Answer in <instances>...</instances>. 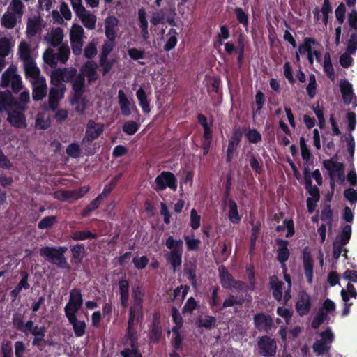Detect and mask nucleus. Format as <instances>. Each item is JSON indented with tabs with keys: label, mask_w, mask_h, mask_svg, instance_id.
Returning <instances> with one entry per match:
<instances>
[{
	"label": "nucleus",
	"mask_w": 357,
	"mask_h": 357,
	"mask_svg": "<svg viewBox=\"0 0 357 357\" xmlns=\"http://www.w3.org/2000/svg\"><path fill=\"white\" fill-rule=\"evenodd\" d=\"M245 136L248 141L252 144H258L262 140L261 133L256 129H248L245 133Z\"/></svg>",
	"instance_id": "bf43d9fd"
},
{
	"label": "nucleus",
	"mask_w": 357,
	"mask_h": 357,
	"mask_svg": "<svg viewBox=\"0 0 357 357\" xmlns=\"http://www.w3.org/2000/svg\"><path fill=\"white\" fill-rule=\"evenodd\" d=\"M340 295L343 301H349L350 298H357V290L351 282H349L347 289H342Z\"/></svg>",
	"instance_id": "a18cd8bd"
},
{
	"label": "nucleus",
	"mask_w": 357,
	"mask_h": 357,
	"mask_svg": "<svg viewBox=\"0 0 357 357\" xmlns=\"http://www.w3.org/2000/svg\"><path fill=\"white\" fill-rule=\"evenodd\" d=\"M83 36V28L80 25L73 24L70 32V43H74L75 40L82 41Z\"/></svg>",
	"instance_id": "09e8293b"
},
{
	"label": "nucleus",
	"mask_w": 357,
	"mask_h": 357,
	"mask_svg": "<svg viewBox=\"0 0 357 357\" xmlns=\"http://www.w3.org/2000/svg\"><path fill=\"white\" fill-rule=\"evenodd\" d=\"M70 237L73 241H84L89 238L96 239L97 235L89 230L75 231L70 234Z\"/></svg>",
	"instance_id": "a19ab883"
},
{
	"label": "nucleus",
	"mask_w": 357,
	"mask_h": 357,
	"mask_svg": "<svg viewBox=\"0 0 357 357\" xmlns=\"http://www.w3.org/2000/svg\"><path fill=\"white\" fill-rule=\"evenodd\" d=\"M177 35L178 33L176 29L174 28H171L169 29L167 35V36H169V38L163 47V49L165 52H169L175 47L178 42Z\"/></svg>",
	"instance_id": "ea45409f"
},
{
	"label": "nucleus",
	"mask_w": 357,
	"mask_h": 357,
	"mask_svg": "<svg viewBox=\"0 0 357 357\" xmlns=\"http://www.w3.org/2000/svg\"><path fill=\"white\" fill-rule=\"evenodd\" d=\"M331 345L319 340L314 342L312 345L313 351L319 355H326L330 352Z\"/></svg>",
	"instance_id": "c9c22d12"
},
{
	"label": "nucleus",
	"mask_w": 357,
	"mask_h": 357,
	"mask_svg": "<svg viewBox=\"0 0 357 357\" xmlns=\"http://www.w3.org/2000/svg\"><path fill=\"white\" fill-rule=\"evenodd\" d=\"M323 67L324 70L327 75L328 77L330 79L333 80L335 78V71L331 60V55L329 52H326L324 54Z\"/></svg>",
	"instance_id": "79ce46f5"
},
{
	"label": "nucleus",
	"mask_w": 357,
	"mask_h": 357,
	"mask_svg": "<svg viewBox=\"0 0 357 357\" xmlns=\"http://www.w3.org/2000/svg\"><path fill=\"white\" fill-rule=\"evenodd\" d=\"M218 272L222 287L224 289H231L236 279L224 266L219 267Z\"/></svg>",
	"instance_id": "b1692460"
},
{
	"label": "nucleus",
	"mask_w": 357,
	"mask_h": 357,
	"mask_svg": "<svg viewBox=\"0 0 357 357\" xmlns=\"http://www.w3.org/2000/svg\"><path fill=\"white\" fill-rule=\"evenodd\" d=\"M303 264L305 276L309 284L312 282L314 261L307 248H305L303 252Z\"/></svg>",
	"instance_id": "4468645a"
},
{
	"label": "nucleus",
	"mask_w": 357,
	"mask_h": 357,
	"mask_svg": "<svg viewBox=\"0 0 357 357\" xmlns=\"http://www.w3.org/2000/svg\"><path fill=\"white\" fill-rule=\"evenodd\" d=\"M229 207V212L227 214L229 220L233 224H239L241 220V216L239 215L238 211V206L236 202L230 199L227 201Z\"/></svg>",
	"instance_id": "c85d7f7f"
},
{
	"label": "nucleus",
	"mask_w": 357,
	"mask_h": 357,
	"mask_svg": "<svg viewBox=\"0 0 357 357\" xmlns=\"http://www.w3.org/2000/svg\"><path fill=\"white\" fill-rule=\"evenodd\" d=\"M32 84V97L35 101L43 100L47 95V84L45 77L33 80Z\"/></svg>",
	"instance_id": "f8f14e48"
},
{
	"label": "nucleus",
	"mask_w": 357,
	"mask_h": 357,
	"mask_svg": "<svg viewBox=\"0 0 357 357\" xmlns=\"http://www.w3.org/2000/svg\"><path fill=\"white\" fill-rule=\"evenodd\" d=\"M182 255L183 251L181 250H171L165 254V259L169 263L174 271H176L181 266Z\"/></svg>",
	"instance_id": "393cba45"
},
{
	"label": "nucleus",
	"mask_w": 357,
	"mask_h": 357,
	"mask_svg": "<svg viewBox=\"0 0 357 357\" xmlns=\"http://www.w3.org/2000/svg\"><path fill=\"white\" fill-rule=\"evenodd\" d=\"M184 275L188 277L192 286L197 287V278H196V265L191 264L190 267H185L183 270Z\"/></svg>",
	"instance_id": "680f3d73"
},
{
	"label": "nucleus",
	"mask_w": 357,
	"mask_h": 357,
	"mask_svg": "<svg viewBox=\"0 0 357 357\" xmlns=\"http://www.w3.org/2000/svg\"><path fill=\"white\" fill-rule=\"evenodd\" d=\"M265 102L266 98L264 93L261 91H258L255 95V104L257 105V107L255 109L252 111L253 118L255 116L256 114H260L261 109L264 107Z\"/></svg>",
	"instance_id": "8fccbe9b"
},
{
	"label": "nucleus",
	"mask_w": 357,
	"mask_h": 357,
	"mask_svg": "<svg viewBox=\"0 0 357 357\" xmlns=\"http://www.w3.org/2000/svg\"><path fill=\"white\" fill-rule=\"evenodd\" d=\"M16 74L15 70L7 69L1 75L0 86L2 88L8 87Z\"/></svg>",
	"instance_id": "de8ad7c7"
},
{
	"label": "nucleus",
	"mask_w": 357,
	"mask_h": 357,
	"mask_svg": "<svg viewBox=\"0 0 357 357\" xmlns=\"http://www.w3.org/2000/svg\"><path fill=\"white\" fill-rule=\"evenodd\" d=\"M61 72V68H57L52 72L51 84L54 87H62V86H64L62 84L63 78Z\"/></svg>",
	"instance_id": "0e129e2a"
},
{
	"label": "nucleus",
	"mask_w": 357,
	"mask_h": 357,
	"mask_svg": "<svg viewBox=\"0 0 357 357\" xmlns=\"http://www.w3.org/2000/svg\"><path fill=\"white\" fill-rule=\"evenodd\" d=\"M197 324L199 328L212 329L216 326V319L211 315H205L203 318L199 317L197 319Z\"/></svg>",
	"instance_id": "e433bc0d"
},
{
	"label": "nucleus",
	"mask_w": 357,
	"mask_h": 357,
	"mask_svg": "<svg viewBox=\"0 0 357 357\" xmlns=\"http://www.w3.org/2000/svg\"><path fill=\"white\" fill-rule=\"evenodd\" d=\"M144 292L141 286H137L132 289V297L133 304L130 307L129 314L130 322L136 319L137 322H142L144 318L143 302Z\"/></svg>",
	"instance_id": "f03ea898"
},
{
	"label": "nucleus",
	"mask_w": 357,
	"mask_h": 357,
	"mask_svg": "<svg viewBox=\"0 0 357 357\" xmlns=\"http://www.w3.org/2000/svg\"><path fill=\"white\" fill-rule=\"evenodd\" d=\"M68 250L66 246H45L40 249V255L50 263L61 268H70L64 254Z\"/></svg>",
	"instance_id": "f257e3e1"
},
{
	"label": "nucleus",
	"mask_w": 357,
	"mask_h": 357,
	"mask_svg": "<svg viewBox=\"0 0 357 357\" xmlns=\"http://www.w3.org/2000/svg\"><path fill=\"white\" fill-rule=\"evenodd\" d=\"M149 336L151 342L154 343H158L162 337V327L160 325V316L156 313L153 315L151 328Z\"/></svg>",
	"instance_id": "aec40b11"
},
{
	"label": "nucleus",
	"mask_w": 357,
	"mask_h": 357,
	"mask_svg": "<svg viewBox=\"0 0 357 357\" xmlns=\"http://www.w3.org/2000/svg\"><path fill=\"white\" fill-rule=\"evenodd\" d=\"M119 20L114 15L108 16L105 20V33L107 39L116 40L117 37L116 27L119 25Z\"/></svg>",
	"instance_id": "a211bd4d"
},
{
	"label": "nucleus",
	"mask_w": 357,
	"mask_h": 357,
	"mask_svg": "<svg viewBox=\"0 0 357 357\" xmlns=\"http://www.w3.org/2000/svg\"><path fill=\"white\" fill-rule=\"evenodd\" d=\"M220 288L218 286L213 287L211 295L208 301L210 308L213 312H218L216 307L220 305V299L218 296Z\"/></svg>",
	"instance_id": "3c124183"
},
{
	"label": "nucleus",
	"mask_w": 357,
	"mask_h": 357,
	"mask_svg": "<svg viewBox=\"0 0 357 357\" xmlns=\"http://www.w3.org/2000/svg\"><path fill=\"white\" fill-rule=\"evenodd\" d=\"M319 42L314 38L305 37L301 44L299 45L298 50L303 55L312 52V45H319Z\"/></svg>",
	"instance_id": "f704fd0d"
},
{
	"label": "nucleus",
	"mask_w": 357,
	"mask_h": 357,
	"mask_svg": "<svg viewBox=\"0 0 357 357\" xmlns=\"http://www.w3.org/2000/svg\"><path fill=\"white\" fill-rule=\"evenodd\" d=\"M70 324L73 326L75 335L77 337H82L86 333V323L84 321L77 320L76 314L66 315Z\"/></svg>",
	"instance_id": "412c9836"
},
{
	"label": "nucleus",
	"mask_w": 357,
	"mask_h": 357,
	"mask_svg": "<svg viewBox=\"0 0 357 357\" xmlns=\"http://www.w3.org/2000/svg\"><path fill=\"white\" fill-rule=\"evenodd\" d=\"M259 354L264 357H273L277 351V343L274 338L268 335L259 337L257 340Z\"/></svg>",
	"instance_id": "20e7f679"
},
{
	"label": "nucleus",
	"mask_w": 357,
	"mask_h": 357,
	"mask_svg": "<svg viewBox=\"0 0 357 357\" xmlns=\"http://www.w3.org/2000/svg\"><path fill=\"white\" fill-rule=\"evenodd\" d=\"M328 315L323 312L322 310L319 309L317 314L314 317L312 321L311 326L314 329H317L325 321L328 323Z\"/></svg>",
	"instance_id": "c03bdc74"
},
{
	"label": "nucleus",
	"mask_w": 357,
	"mask_h": 357,
	"mask_svg": "<svg viewBox=\"0 0 357 357\" xmlns=\"http://www.w3.org/2000/svg\"><path fill=\"white\" fill-rule=\"evenodd\" d=\"M82 304L83 297L81 289L73 288L70 291L69 301L64 307L65 315L77 314Z\"/></svg>",
	"instance_id": "0eeeda50"
},
{
	"label": "nucleus",
	"mask_w": 357,
	"mask_h": 357,
	"mask_svg": "<svg viewBox=\"0 0 357 357\" xmlns=\"http://www.w3.org/2000/svg\"><path fill=\"white\" fill-rule=\"evenodd\" d=\"M11 50V43L9 38L3 37L0 38V56L5 58Z\"/></svg>",
	"instance_id": "e2e57ef3"
},
{
	"label": "nucleus",
	"mask_w": 357,
	"mask_h": 357,
	"mask_svg": "<svg viewBox=\"0 0 357 357\" xmlns=\"http://www.w3.org/2000/svg\"><path fill=\"white\" fill-rule=\"evenodd\" d=\"M341 165L342 170L345 169V166L342 162L335 161L333 158L324 160L322 162L323 167L328 171V176L331 174L334 177L337 174V165Z\"/></svg>",
	"instance_id": "58836bf2"
},
{
	"label": "nucleus",
	"mask_w": 357,
	"mask_h": 357,
	"mask_svg": "<svg viewBox=\"0 0 357 357\" xmlns=\"http://www.w3.org/2000/svg\"><path fill=\"white\" fill-rule=\"evenodd\" d=\"M24 64L26 77L32 78L33 80H36L39 78L43 77L42 76H40V69L36 66V64L33 59L24 62Z\"/></svg>",
	"instance_id": "473e14b6"
},
{
	"label": "nucleus",
	"mask_w": 357,
	"mask_h": 357,
	"mask_svg": "<svg viewBox=\"0 0 357 357\" xmlns=\"http://www.w3.org/2000/svg\"><path fill=\"white\" fill-rule=\"evenodd\" d=\"M165 246L171 250L183 251V242L181 239L175 240L173 236H169L165 241Z\"/></svg>",
	"instance_id": "13d9d810"
},
{
	"label": "nucleus",
	"mask_w": 357,
	"mask_h": 357,
	"mask_svg": "<svg viewBox=\"0 0 357 357\" xmlns=\"http://www.w3.org/2000/svg\"><path fill=\"white\" fill-rule=\"evenodd\" d=\"M351 236V226L350 225H346L342 229L339 235L337 236L334 243L341 245H346L349 243Z\"/></svg>",
	"instance_id": "72a5a7b5"
},
{
	"label": "nucleus",
	"mask_w": 357,
	"mask_h": 357,
	"mask_svg": "<svg viewBox=\"0 0 357 357\" xmlns=\"http://www.w3.org/2000/svg\"><path fill=\"white\" fill-rule=\"evenodd\" d=\"M12 321L13 327L16 330L25 334H27L28 332H30L34 326L33 321L32 320H29L26 324H24V315L19 312L13 314Z\"/></svg>",
	"instance_id": "2eb2a0df"
},
{
	"label": "nucleus",
	"mask_w": 357,
	"mask_h": 357,
	"mask_svg": "<svg viewBox=\"0 0 357 357\" xmlns=\"http://www.w3.org/2000/svg\"><path fill=\"white\" fill-rule=\"evenodd\" d=\"M139 128V124L133 121H127L124 123L122 130L128 135L135 134Z\"/></svg>",
	"instance_id": "338daca9"
},
{
	"label": "nucleus",
	"mask_w": 357,
	"mask_h": 357,
	"mask_svg": "<svg viewBox=\"0 0 357 357\" xmlns=\"http://www.w3.org/2000/svg\"><path fill=\"white\" fill-rule=\"evenodd\" d=\"M18 53L20 58L23 60L24 63L33 59L31 55V47L26 42H21L20 43L18 47Z\"/></svg>",
	"instance_id": "4c0bfd02"
},
{
	"label": "nucleus",
	"mask_w": 357,
	"mask_h": 357,
	"mask_svg": "<svg viewBox=\"0 0 357 357\" xmlns=\"http://www.w3.org/2000/svg\"><path fill=\"white\" fill-rule=\"evenodd\" d=\"M26 109L17 105L15 109L7 113V121L14 128L24 129L27 127L24 112Z\"/></svg>",
	"instance_id": "423d86ee"
},
{
	"label": "nucleus",
	"mask_w": 357,
	"mask_h": 357,
	"mask_svg": "<svg viewBox=\"0 0 357 357\" xmlns=\"http://www.w3.org/2000/svg\"><path fill=\"white\" fill-rule=\"evenodd\" d=\"M98 65L94 61H87L80 68L79 75L84 78L87 77L89 83L96 81L97 77Z\"/></svg>",
	"instance_id": "ddd939ff"
},
{
	"label": "nucleus",
	"mask_w": 357,
	"mask_h": 357,
	"mask_svg": "<svg viewBox=\"0 0 357 357\" xmlns=\"http://www.w3.org/2000/svg\"><path fill=\"white\" fill-rule=\"evenodd\" d=\"M118 102L122 115L128 116L131 114L130 102L123 90L118 91Z\"/></svg>",
	"instance_id": "7c9ffc66"
},
{
	"label": "nucleus",
	"mask_w": 357,
	"mask_h": 357,
	"mask_svg": "<svg viewBox=\"0 0 357 357\" xmlns=\"http://www.w3.org/2000/svg\"><path fill=\"white\" fill-rule=\"evenodd\" d=\"M63 38V34L61 28L56 29L50 36L49 39V43L53 47H57L60 45Z\"/></svg>",
	"instance_id": "864d4df0"
},
{
	"label": "nucleus",
	"mask_w": 357,
	"mask_h": 357,
	"mask_svg": "<svg viewBox=\"0 0 357 357\" xmlns=\"http://www.w3.org/2000/svg\"><path fill=\"white\" fill-rule=\"evenodd\" d=\"M102 202L100 197L97 196L82 210L81 212V216L82 218L88 217L93 211L99 208Z\"/></svg>",
	"instance_id": "37998d69"
},
{
	"label": "nucleus",
	"mask_w": 357,
	"mask_h": 357,
	"mask_svg": "<svg viewBox=\"0 0 357 357\" xmlns=\"http://www.w3.org/2000/svg\"><path fill=\"white\" fill-rule=\"evenodd\" d=\"M347 52L349 54H354L357 50V31L353 32L347 41Z\"/></svg>",
	"instance_id": "774afa93"
},
{
	"label": "nucleus",
	"mask_w": 357,
	"mask_h": 357,
	"mask_svg": "<svg viewBox=\"0 0 357 357\" xmlns=\"http://www.w3.org/2000/svg\"><path fill=\"white\" fill-rule=\"evenodd\" d=\"M57 218L54 215L44 217L38 224V227L40 229H47L51 228L56 222Z\"/></svg>",
	"instance_id": "69168bd1"
},
{
	"label": "nucleus",
	"mask_w": 357,
	"mask_h": 357,
	"mask_svg": "<svg viewBox=\"0 0 357 357\" xmlns=\"http://www.w3.org/2000/svg\"><path fill=\"white\" fill-rule=\"evenodd\" d=\"M247 160L251 169L256 174H262L264 172L263 160L258 153L248 152L247 154Z\"/></svg>",
	"instance_id": "4be33fe9"
},
{
	"label": "nucleus",
	"mask_w": 357,
	"mask_h": 357,
	"mask_svg": "<svg viewBox=\"0 0 357 357\" xmlns=\"http://www.w3.org/2000/svg\"><path fill=\"white\" fill-rule=\"evenodd\" d=\"M312 307L310 296L305 291L300 292L299 298L296 303V310L301 317L307 314Z\"/></svg>",
	"instance_id": "9b49d317"
},
{
	"label": "nucleus",
	"mask_w": 357,
	"mask_h": 357,
	"mask_svg": "<svg viewBox=\"0 0 357 357\" xmlns=\"http://www.w3.org/2000/svg\"><path fill=\"white\" fill-rule=\"evenodd\" d=\"M72 257L70 261L74 264H79L85 257V248L84 244L78 243L70 247Z\"/></svg>",
	"instance_id": "a878e982"
},
{
	"label": "nucleus",
	"mask_w": 357,
	"mask_h": 357,
	"mask_svg": "<svg viewBox=\"0 0 357 357\" xmlns=\"http://www.w3.org/2000/svg\"><path fill=\"white\" fill-rule=\"evenodd\" d=\"M283 284L284 283L278 280L277 276L273 275L270 278V286L273 290V296L278 302L282 301Z\"/></svg>",
	"instance_id": "bb28decb"
},
{
	"label": "nucleus",
	"mask_w": 357,
	"mask_h": 357,
	"mask_svg": "<svg viewBox=\"0 0 357 357\" xmlns=\"http://www.w3.org/2000/svg\"><path fill=\"white\" fill-rule=\"evenodd\" d=\"M70 51L68 45H61L58 49V53L56 54L57 61L66 63L69 58Z\"/></svg>",
	"instance_id": "052dcab7"
},
{
	"label": "nucleus",
	"mask_w": 357,
	"mask_h": 357,
	"mask_svg": "<svg viewBox=\"0 0 357 357\" xmlns=\"http://www.w3.org/2000/svg\"><path fill=\"white\" fill-rule=\"evenodd\" d=\"M234 13L237 21L246 29L249 24L248 14H247L243 8L240 7L234 8Z\"/></svg>",
	"instance_id": "5fc2aeb1"
},
{
	"label": "nucleus",
	"mask_w": 357,
	"mask_h": 357,
	"mask_svg": "<svg viewBox=\"0 0 357 357\" xmlns=\"http://www.w3.org/2000/svg\"><path fill=\"white\" fill-rule=\"evenodd\" d=\"M104 131V124L96 123L95 121L90 119L86 126V133L82 139V145L88 144L90 145L92 142L98 139Z\"/></svg>",
	"instance_id": "39448f33"
},
{
	"label": "nucleus",
	"mask_w": 357,
	"mask_h": 357,
	"mask_svg": "<svg viewBox=\"0 0 357 357\" xmlns=\"http://www.w3.org/2000/svg\"><path fill=\"white\" fill-rule=\"evenodd\" d=\"M136 96L139 101V105L141 107L144 114L150 113L151 108L150 106V100L148 99L147 95L142 87H139L136 92Z\"/></svg>",
	"instance_id": "c756f323"
},
{
	"label": "nucleus",
	"mask_w": 357,
	"mask_h": 357,
	"mask_svg": "<svg viewBox=\"0 0 357 357\" xmlns=\"http://www.w3.org/2000/svg\"><path fill=\"white\" fill-rule=\"evenodd\" d=\"M116 45V40H110L107 39L102 45L100 58H108V56L114 50Z\"/></svg>",
	"instance_id": "4d7b16f0"
},
{
	"label": "nucleus",
	"mask_w": 357,
	"mask_h": 357,
	"mask_svg": "<svg viewBox=\"0 0 357 357\" xmlns=\"http://www.w3.org/2000/svg\"><path fill=\"white\" fill-rule=\"evenodd\" d=\"M118 286L119 289L121 305L122 307L125 308L128 305L130 295L129 281L125 277H122L118 282Z\"/></svg>",
	"instance_id": "6ab92c4d"
},
{
	"label": "nucleus",
	"mask_w": 357,
	"mask_h": 357,
	"mask_svg": "<svg viewBox=\"0 0 357 357\" xmlns=\"http://www.w3.org/2000/svg\"><path fill=\"white\" fill-rule=\"evenodd\" d=\"M61 71L63 81L66 83H70L77 75V69L73 67L61 68Z\"/></svg>",
	"instance_id": "6e6d98bb"
},
{
	"label": "nucleus",
	"mask_w": 357,
	"mask_h": 357,
	"mask_svg": "<svg viewBox=\"0 0 357 357\" xmlns=\"http://www.w3.org/2000/svg\"><path fill=\"white\" fill-rule=\"evenodd\" d=\"M275 243L278 246L277 249V260L284 266L285 262L288 261L290 252L288 249L289 241L282 238L275 239Z\"/></svg>",
	"instance_id": "dca6fc26"
},
{
	"label": "nucleus",
	"mask_w": 357,
	"mask_h": 357,
	"mask_svg": "<svg viewBox=\"0 0 357 357\" xmlns=\"http://www.w3.org/2000/svg\"><path fill=\"white\" fill-rule=\"evenodd\" d=\"M70 83L72 84V90L73 91L70 102L72 105H74L82 98L86 91L85 78L81 75L77 74Z\"/></svg>",
	"instance_id": "1a4fd4ad"
},
{
	"label": "nucleus",
	"mask_w": 357,
	"mask_h": 357,
	"mask_svg": "<svg viewBox=\"0 0 357 357\" xmlns=\"http://www.w3.org/2000/svg\"><path fill=\"white\" fill-rule=\"evenodd\" d=\"M17 105L15 97L10 90L0 91V114L8 113Z\"/></svg>",
	"instance_id": "6e6552de"
},
{
	"label": "nucleus",
	"mask_w": 357,
	"mask_h": 357,
	"mask_svg": "<svg viewBox=\"0 0 357 357\" xmlns=\"http://www.w3.org/2000/svg\"><path fill=\"white\" fill-rule=\"evenodd\" d=\"M65 86L62 87H52L50 90L48 102L52 111H55L59 105V100L63 98Z\"/></svg>",
	"instance_id": "f3484780"
},
{
	"label": "nucleus",
	"mask_w": 357,
	"mask_h": 357,
	"mask_svg": "<svg viewBox=\"0 0 357 357\" xmlns=\"http://www.w3.org/2000/svg\"><path fill=\"white\" fill-rule=\"evenodd\" d=\"M82 21L83 25L88 29L92 30L95 29L96 22V17L91 14L88 12L84 13V15H80L79 17Z\"/></svg>",
	"instance_id": "49530a36"
},
{
	"label": "nucleus",
	"mask_w": 357,
	"mask_h": 357,
	"mask_svg": "<svg viewBox=\"0 0 357 357\" xmlns=\"http://www.w3.org/2000/svg\"><path fill=\"white\" fill-rule=\"evenodd\" d=\"M253 321L255 327L259 331L268 333L273 326L272 317L264 312L256 314L254 316Z\"/></svg>",
	"instance_id": "9d476101"
},
{
	"label": "nucleus",
	"mask_w": 357,
	"mask_h": 357,
	"mask_svg": "<svg viewBox=\"0 0 357 357\" xmlns=\"http://www.w3.org/2000/svg\"><path fill=\"white\" fill-rule=\"evenodd\" d=\"M43 58L44 62L50 65L52 68H55L57 66L56 56L52 48H47L45 51Z\"/></svg>",
	"instance_id": "603ef678"
},
{
	"label": "nucleus",
	"mask_w": 357,
	"mask_h": 357,
	"mask_svg": "<svg viewBox=\"0 0 357 357\" xmlns=\"http://www.w3.org/2000/svg\"><path fill=\"white\" fill-rule=\"evenodd\" d=\"M152 187L158 193L165 191L167 188L176 192L178 188L177 178L172 172L162 171L155 177Z\"/></svg>",
	"instance_id": "7ed1b4c3"
},
{
	"label": "nucleus",
	"mask_w": 357,
	"mask_h": 357,
	"mask_svg": "<svg viewBox=\"0 0 357 357\" xmlns=\"http://www.w3.org/2000/svg\"><path fill=\"white\" fill-rule=\"evenodd\" d=\"M340 89L344 102L349 105L354 96L351 84L347 79H342L340 82Z\"/></svg>",
	"instance_id": "5701e85b"
},
{
	"label": "nucleus",
	"mask_w": 357,
	"mask_h": 357,
	"mask_svg": "<svg viewBox=\"0 0 357 357\" xmlns=\"http://www.w3.org/2000/svg\"><path fill=\"white\" fill-rule=\"evenodd\" d=\"M145 9L142 8L138 10V20L139 26L141 30V35L144 40H146L149 38V33L148 30V21L146 17Z\"/></svg>",
	"instance_id": "cd10ccee"
},
{
	"label": "nucleus",
	"mask_w": 357,
	"mask_h": 357,
	"mask_svg": "<svg viewBox=\"0 0 357 357\" xmlns=\"http://www.w3.org/2000/svg\"><path fill=\"white\" fill-rule=\"evenodd\" d=\"M243 137V132L240 128H235L233 130L232 135L229 139L227 149L229 151H235L238 147L241 139Z\"/></svg>",
	"instance_id": "2f4dec72"
}]
</instances>
